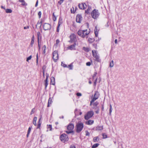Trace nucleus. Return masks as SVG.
Segmentation results:
<instances>
[{
    "mask_svg": "<svg viewBox=\"0 0 148 148\" xmlns=\"http://www.w3.org/2000/svg\"><path fill=\"white\" fill-rule=\"evenodd\" d=\"M70 40L69 41V42L71 43H72L73 42H74V43L76 42V43L77 39L76 37L74 35L72 36H70Z\"/></svg>",
    "mask_w": 148,
    "mask_h": 148,
    "instance_id": "1a4fd4ad",
    "label": "nucleus"
},
{
    "mask_svg": "<svg viewBox=\"0 0 148 148\" xmlns=\"http://www.w3.org/2000/svg\"><path fill=\"white\" fill-rule=\"evenodd\" d=\"M103 126H98L96 127L95 130L97 131H100L103 130Z\"/></svg>",
    "mask_w": 148,
    "mask_h": 148,
    "instance_id": "4be33fe9",
    "label": "nucleus"
},
{
    "mask_svg": "<svg viewBox=\"0 0 148 148\" xmlns=\"http://www.w3.org/2000/svg\"><path fill=\"white\" fill-rule=\"evenodd\" d=\"M12 12V10L10 9H5V12L7 13H11Z\"/></svg>",
    "mask_w": 148,
    "mask_h": 148,
    "instance_id": "cd10ccee",
    "label": "nucleus"
},
{
    "mask_svg": "<svg viewBox=\"0 0 148 148\" xmlns=\"http://www.w3.org/2000/svg\"><path fill=\"white\" fill-rule=\"evenodd\" d=\"M84 127V124L82 122H79L76 125V132L79 133L82 130Z\"/></svg>",
    "mask_w": 148,
    "mask_h": 148,
    "instance_id": "f257e3e1",
    "label": "nucleus"
},
{
    "mask_svg": "<svg viewBox=\"0 0 148 148\" xmlns=\"http://www.w3.org/2000/svg\"><path fill=\"white\" fill-rule=\"evenodd\" d=\"M92 53L93 57L95 59V60L98 62H101V60L99 59V55L97 54L96 52L94 53L93 51L92 50Z\"/></svg>",
    "mask_w": 148,
    "mask_h": 148,
    "instance_id": "6e6552de",
    "label": "nucleus"
},
{
    "mask_svg": "<svg viewBox=\"0 0 148 148\" xmlns=\"http://www.w3.org/2000/svg\"><path fill=\"white\" fill-rule=\"evenodd\" d=\"M70 148H76V147L74 145H71Z\"/></svg>",
    "mask_w": 148,
    "mask_h": 148,
    "instance_id": "e2e57ef3",
    "label": "nucleus"
},
{
    "mask_svg": "<svg viewBox=\"0 0 148 148\" xmlns=\"http://www.w3.org/2000/svg\"><path fill=\"white\" fill-rule=\"evenodd\" d=\"M38 42V50L40 51V45L39 44V41Z\"/></svg>",
    "mask_w": 148,
    "mask_h": 148,
    "instance_id": "603ef678",
    "label": "nucleus"
},
{
    "mask_svg": "<svg viewBox=\"0 0 148 148\" xmlns=\"http://www.w3.org/2000/svg\"><path fill=\"white\" fill-rule=\"evenodd\" d=\"M50 84L54 85H55V78L53 77H52L50 78Z\"/></svg>",
    "mask_w": 148,
    "mask_h": 148,
    "instance_id": "dca6fc26",
    "label": "nucleus"
},
{
    "mask_svg": "<svg viewBox=\"0 0 148 148\" xmlns=\"http://www.w3.org/2000/svg\"><path fill=\"white\" fill-rule=\"evenodd\" d=\"M97 74V73L96 72H95L94 74V75H93V77L94 78V77L96 76V75Z\"/></svg>",
    "mask_w": 148,
    "mask_h": 148,
    "instance_id": "69168bd1",
    "label": "nucleus"
},
{
    "mask_svg": "<svg viewBox=\"0 0 148 148\" xmlns=\"http://www.w3.org/2000/svg\"><path fill=\"white\" fill-rule=\"evenodd\" d=\"M29 28V26H27L24 27V29H28V28Z\"/></svg>",
    "mask_w": 148,
    "mask_h": 148,
    "instance_id": "0e129e2a",
    "label": "nucleus"
},
{
    "mask_svg": "<svg viewBox=\"0 0 148 148\" xmlns=\"http://www.w3.org/2000/svg\"><path fill=\"white\" fill-rule=\"evenodd\" d=\"M32 58V55H30L28 57L27 59H26V61L27 62H29V61Z\"/></svg>",
    "mask_w": 148,
    "mask_h": 148,
    "instance_id": "c9c22d12",
    "label": "nucleus"
},
{
    "mask_svg": "<svg viewBox=\"0 0 148 148\" xmlns=\"http://www.w3.org/2000/svg\"><path fill=\"white\" fill-rule=\"evenodd\" d=\"M101 106H102V107H101V110H102V111H103L104 110V102L101 104Z\"/></svg>",
    "mask_w": 148,
    "mask_h": 148,
    "instance_id": "3c124183",
    "label": "nucleus"
},
{
    "mask_svg": "<svg viewBox=\"0 0 148 148\" xmlns=\"http://www.w3.org/2000/svg\"><path fill=\"white\" fill-rule=\"evenodd\" d=\"M73 9L72 8L71 9V12L72 13H74L75 12V11L74 10V8L73 7H72Z\"/></svg>",
    "mask_w": 148,
    "mask_h": 148,
    "instance_id": "a19ab883",
    "label": "nucleus"
},
{
    "mask_svg": "<svg viewBox=\"0 0 148 148\" xmlns=\"http://www.w3.org/2000/svg\"><path fill=\"white\" fill-rule=\"evenodd\" d=\"M99 145V144L98 143L95 144L92 146L91 148H96Z\"/></svg>",
    "mask_w": 148,
    "mask_h": 148,
    "instance_id": "a878e982",
    "label": "nucleus"
},
{
    "mask_svg": "<svg viewBox=\"0 0 148 148\" xmlns=\"http://www.w3.org/2000/svg\"><path fill=\"white\" fill-rule=\"evenodd\" d=\"M95 40V39H93L90 38H88V41L90 43H92Z\"/></svg>",
    "mask_w": 148,
    "mask_h": 148,
    "instance_id": "c756f323",
    "label": "nucleus"
},
{
    "mask_svg": "<svg viewBox=\"0 0 148 148\" xmlns=\"http://www.w3.org/2000/svg\"><path fill=\"white\" fill-rule=\"evenodd\" d=\"M37 120V117H34L33 119V123L35 126L36 125V121Z\"/></svg>",
    "mask_w": 148,
    "mask_h": 148,
    "instance_id": "393cba45",
    "label": "nucleus"
},
{
    "mask_svg": "<svg viewBox=\"0 0 148 148\" xmlns=\"http://www.w3.org/2000/svg\"><path fill=\"white\" fill-rule=\"evenodd\" d=\"M37 41L38 42H39V39L40 38H41L42 36H41L40 32H37Z\"/></svg>",
    "mask_w": 148,
    "mask_h": 148,
    "instance_id": "6ab92c4d",
    "label": "nucleus"
},
{
    "mask_svg": "<svg viewBox=\"0 0 148 148\" xmlns=\"http://www.w3.org/2000/svg\"><path fill=\"white\" fill-rule=\"evenodd\" d=\"M42 118V115H41L40 116V119H39V121H38V123H41V122H40V120L41 119V118Z\"/></svg>",
    "mask_w": 148,
    "mask_h": 148,
    "instance_id": "13d9d810",
    "label": "nucleus"
},
{
    "mask_svg": "<svg viewBox=\"0 0 148 148\" xmlns=\"http://www.w3.org/2000/svg\"><path fill=\"white\" fill-rule=\"evenodd\" d=\"M77 34L79 36L82 38V34H84V32H83L82 30H79L77 32Z\"/></svg>",
    "mask_w": 148,
    "mask_h": 148,
    "instance_id": "aec40b11",
    "label": "nucleus"
},
{
    "mask_svg": "<svg viewBox=\"0 0 148 148\" xmlns=\"http://www.w3.org/2000/svg\"><path fill=\"white\" fill-rule=\"evenodd\" d=\"M64 1V0H60L58 2V4H59L60 5H61L63 2Z\"/></svg>",
    "mask_w": 148,
    "mask_h": 148,
    "instance_id": "c03bdc74",
    "label": "nucleus"
},
{
    "mask_svg": "<svg viewBox=\"0 0 148 148\" xmlns=\"http://www.w3.org/2000/svg\"><path fill=\"white\" fill-rule=\"evenodd\" d=\"M99 13L97 10L94 9L91 12V16L92 18L95 19H97L99 16Z\"/></svg>",
    "mask_w": 148,
    "mask_h": 148,
    "instance_id": "20e7f679",
    "label": "nucleus"
},
{
    "mask_svg": "<svg viewBox=\"0 0 148 148\" xmlns=\"http://www.w3.org/2000/svg\"><path fill=\"white\" fill-rule=\"evenodd\" d=\"M19 1L21 3H25V1L24 0H19Z\"/></svg>",
    "mask_w": 148,
    "mask_h": 148,
    "instance_id": "338daca9",
    "label": "nucleus"
},
{
    "mask_svg": "<svg viewBox=\"0 0 148 148\" xmlns=\"http://www.w3.org/2000/svg\"><path fill=\"white\" fill-rule=\"evenodd\" d=\"M60 140L63 143L67 142L69 140L68 136L64 133L62 134L60 136Z\"/></svg>",
    "mask_w": 148,
    "mask_h": 148,
    "instance_id": "f03ea898",
    "label": "nucleus"
},
{
    "mask_svg": "<svg viewBox=\"0 0 148 148\" xmlns=\"http://www.w3.org/2000/svg\"><path fill=\"white\" fill-rule=\"evenodd\" d=\"M73 66L72 64V63H71L69 64L67 67L69 68V69L72 70L73 69Z\"/></svg>",
    "mask_w": 148,
    "mask_h": 148,
    "instance_id": "7c9ffc66",
    "label": "nucleus"
},
{
    "mask_svg": "<svg viewBox=\"0 0 148 148\" xmlns=\"http://www.w3.org/2000/svg\"><path fill=\"white\" fill-rule=\"evenodd\" d=\"M82 17L81 14H77L76 16V21L77 23H80L82 21Z\"/></svg>",
    "mask_w": 148,
    "mask_h": 148,
    "instance_id": "9d476101",
    "label": "nucleus"
},
{
    "mask_svg": "<svg viewBox=\"0 0 148 148\" xmlns=\"http://www.w3.org/2000/svg\"><path fill=\"white\" fill-rule=\"evenodd\" d=\"M41 12L40 11L38 12V15L39 18H41Z\"/></svg>",
    "mask_w": 148,
    "mask_h": 148,
    "instance_id": "37998d69",
    "label": "nucleus"
},
{
    "mask_svg": "<svg viewBox=\"0 0 148 148\" xmlns=\"http://www.w3.org/2000/svg\"><path fill=\"white\" fill-rule=\"evenodd\" d=\"M32 128V127L31 126V127H29L27 133H29V134L30 133L31 130Z\"/></svg>",
    "mask_w": 148,
    "mask_h": 148,
    "instance_id": "ea45409f",
    "label": "nucleus"
},
{
    "mask_svg": "<svg viewBox=\"0 0 148 148\" xmlns=\"http://www.w3.org/2000/svg\"><path fill=\"white\" fill-rule=\"evenodd\" d=\"M99 140V138L98 136L95 137L93 139V141L94 142H98Z\"/></svg>",
    "mask_w": 148,
    "mask_h": 148,
    "instance_id": "5701e85b",
    "label": "nucleus"
},
{
    "mask_svg": "<svg viewBox=\"0 0 148 148\" xmlns=\"http://www.w3.org/2000/svg\"><path fill=\"white\" fill-rule=\"evenodd\" d=\"M60 42V40L58 39H57L56 41V44L57 45Z\"/></svg>",
    "mask_w": 148,
    "mask_h": 148,
    "instance_id": "5fc2aeb1",
    "label": "nucleus"
},
{
    "mask_svg": "<svg viewBox=\"0 0 148 148\" xmlns=\"http://www.w3.org/2000/svg\"><path fill=\"white\" fill-rule=\"evenodd\" d=\"M97 110L95 111V113L97 114H98L99 113V108L98 107L97 108Z\"/></svg>",
    "mask_w": 148,
    "mask_h": 148,
    "instance_id": "a18cd8bd",
    "label": "nucleus"
},
{
    "mask_svg": "<svg viewBox=\"0 0 148 148\" xmlns=\"http://www.w3.org/2000/svg\"><path fill=\"white\" fill-rule=\"evenodd\" d=\"M86 136H89V133L88 131H86Z\"/></svg>",
    "mask_w": 148,
    "mask_h": 148,
    "instance_id": "6e6d98bb",
    "label": "nucleus"
},
{
    "mask_svg": "<svg viewBox=\"0 0 148 148\" xmlns=\"http://www.w3.org/2000/svg\"><path fill=\"white\" fill-rule=\"evenodd\" d=\"M99 92L97 91L94 94V97L92 98L90 102V106L92 105V103H93L95 100L98 99L99 97Z\"/></svg>",
    "mask_w": 148,
    "mask_h": 148,
    "instance_id": "423d86ee",
    "label": "nucleus"
},
{
    "mask_svg": "<svg viewBox=\"0 0 148 148\" xmlns=\"http://www.w3.org/2000/svg\"><path fill=\"white\" fill-rule=\"evenodd\" d=\"M114 66V63L113 61V60H112L110 62V67H113Z\"/></svg>",
    "mask_w": 148,
    "mask_h": 148,
    "instance_id": "72a5a7b5",
    "label": "nucleus"
},
{
    "mask_svg": "<svg viewBox=\"0 0 148 148\" xmlns=\"http://www.w3.org/2000/svg\"><path fill=\"white\" fill-rule=\"evenodd\" d=\"M94 112L92 110L88 111L84 116V119L86 120H88L91 118L94 115Z\"/></svg>",
    "mask_w": 148,
    "mask_h": 148,
    "instance_id": "7ed1b4c3",
    "label": "nucleus"
},
{
    "mask_svg": "<svg viewBox=\"0 0 148 148\" xmlns=\"http://www.w3.org/2000/svg\"><path fill=\"white\" fill-rule=\"evenodd\" d=\"M41 126V123H38L37 127V129L40 128Z\"/></svg>",
    "mask_w": 148,
    "mask_h": 148,
    "instance_id": "4d7b16f0",
    "label": "nucleus"
},
{
    "mask_svg": "<svg viewBox=\"0 0 148 148\" xmlns=\"http://www.w3.org/2000/svg\"><path fill=\"white\" fill-rule=\"evenodd\" d=\"M46 46L45 45L42 48V50L43 51L42 52L43 54H45L46 53Z\"/></svg>",
    "mask_w": 148,
    "mask_h": 148,
    "instance_id": "bb28decb",
    "label": "nucleus"
},
{
    "mask_svg": "<svg viewBox=\"0 0 148 148\" xmlns=\"http://www.w3.org/2000/svg\"><path fill=\"white\" fill-rule=\"evenodd\" d=\"M53 21H55L56 20V17L54 16V17H53Z\"/></svg>",
    "mask_w": 148,
    "mask_h": 148,
    "instance_id": "052dcab7",
    "label": "nucleus"
},
{
    "mask_svg": "<svg viewBox=\"0 0 148 148\" xmlns=\"http://www.w3.org/2000/svg\"><path fill=\"white\" fill-rule=\"evenodd\" d=\"M76 95H77V96H78V97L81 96L82 95V94L81 93L79 92H77L76 93Z\"/></svg>",
    "mask_w": 148,
    "mask_h": 148,
    "instance_id": "09e8293b",
    "label": "nucleus"
},
{
    "mask_svg": "<svg viewBox=\"0 0 148 148\" xmlns=\"http://www.w3.org/2000/svg\"><path fill=\"white\" fill-rule=\"evenodd\" d=\"M82 49L87 52H88L90 51L88 47H83Z\"/></svg>",
    "mask_w": 148,
    "mask_h": 148,
    "instance_id": "b1692460",
    "label": "nucleus"
},
{
    "mask_svg": "<svg viewBox=\"0 0 148 148\" xmlns=\"http://www.w3.org/2000/svg\"><path fill=\"white\" fill-rule=\"evenodd\" d=\"M102 135L103 136V139L106 138H107V136L106 133H102Z\"/></svg>",
    "mask_w": 148,
    "mask_h": 148,
    "instance_id": "473e14b6",
    "label": "nucleus"
},
{
    "mask_svg": "<svg viewBox=\"0 0 148 148\" xmlns=\"http://www.w3.org/2000/svg\"><path fill=\"white\" fill-rule=\"evenodd\" d=\"M60 25V21H59L58 23V25L57 27V29H56V32H59V27Z\"/></svg>",
    "mask_w": 148,
    "mask_h": 148,
    "instance_id": "2f4dec72",
    "label": "nucleus"
},
{
    "mask_svg": "<svg viewBox=\"0 0 148 148\" xmlns=\"http://www.w3.org/2000/svg\"><path fill=\"white\" fill-rule=\"evenodd\" d=\"M86 64L87 66H89L91 64V62H87L86 63Z\"/></svg>",
    "mask_w": 148,
    "mask_h": 148,
    "instance_id": "49530a36",
    "label": "nucleus"
},
{
    "mask_svg": "<svg viewBox=\"0 0 148 148\" xmlns=\"http://www.w3.org/2000/svg\"><path fill=\"white\" fill-rule=\"evenodd\" d=\"M53 57L52 58L55 62H56L58 59V51L55 50L52 53Z\"/></svg>",
    "mask_w": 148,
    "mask_h": 148,
    "instance_id": "39448f33",
    "label": "nucleus"
},
{
    "mask_svg": "<svg viewBox=\"0 0 148 148\" xmlns=\"http://www.w3.org/2000/svg\"><path fill=\"white\" fill-rule=\"evenodd\" d=\"M34 110H35V108H33L31 110L30 114H33L34 112Z\"/></svg>",
    "mask_w": 148,
    "mask_h": 148,
    "instance_id": "de8ad7c7",
    "label": "nucleus"
},
{
    "mask_svg": "<svg viewBox=\"0 0 148 148\" xmlns=\"http://www.w3.org/2000/svg\"><path fill=\"white\" fill-rule=\"evenodd\" d=\"M46 78L45 80V89L46 90L48 84V79L49 77V74L47 73L46 74Z\"/></svg>",
    "mask_w": 148,
    "mask_h": 148,
    "instance_id": "9b49d317",
    "label": "nucleus"
},
{
    "mask_svg": "<svg viewBox=\"0 0 148 148\" xmlns=\"http://www.w3.org/2000/svg\"><path fill=\"white\" fill-rule=\"evenodd\" d=\"M34 40V35H33V36L32 37L31 40Z\"/></svg>",
    "mask_w": 148,
    "mask_h": 148,
    "instance_id": "774afa93",
    "label": "nucleus"
},
{
    "mask_svg": "<svg viewBox=\"0 0 148 148\" xmlns=\"http://www.w3.org/2000/svg\"><path fill=\"white\" fill-rule=\"evenodd\" d=\"M68 131H66V133L67 134H70L71 133H73L74 132L73 131H71V130H68Z\"/></svg>",
    "mask_w": 148,
    "mask_h": 148,
    "instance_id": "4c0bfd02",
    "label": "nucleus"
},
{
    "mask_svg": "<svg viewBox=\"0 0 148 148\" xmlns=\"http://www.w3.org/2000/svg\"><path fill=\"white\" fill-rule=\"evenodd\" d=\"M43 29L45 31L50 30L51 27V24L49 23H45L42 26Z\"/></svg>",
    "mask_w": 148,
    "mask_h": 148,
    "instance_id": "0eeeda50",
    "label": "nucleus"
},
{
    "mask_svg": "<svg viewBox=\"0 0 148 148\" xmlns=\"http://www.w3.org/2000/svg\"><path fill=\"white\" fill-rule=\"evenodd\" d=\"M36 65H38V53H37L36 56Z\"/></svg>",
    "mask_w": 148,
    "mask_h": 148,
    "instance_id": "58836bf2",
    "label": "nucleus"
},
{
    "mask_svg": "<svg viewBox=\"0 0 148 148\" xmlns=\"http://www.w3.org/2000/svg\"><path fill=\"white\" fill-rule=\"evenodd\" d=\"M52 98L51 97H49V98L48 102V104L47 105V107H49L50 106V104H51L52 103Z\"/></svg>",
    "mask_w": 148,
    "mask_h": 148,
    "instance_id": "412c9836",
    "label": "nucleus"
},
{
    "mask_svg": "<svg viewBox=\"0 0 148 148\" xmlns=\"http://www.w3.org/2000/svg\"><path fill=\"white\" fill-rule=\"evenodd\" d=\"M74 128V125L72 123H70L68 125L67 129L68 130H71V131H73Z\"/></svg>",
    "mask_w": 148,
    "mask_h": 148,
    "instance_id": "ddd939ff",
    "label": "nucleus"
},
{
    "mask_svg": "<svg viewBox=\"0 0 148 148\" xmlns=\"http://www.w3.org/2000/svg\"><path fill=\"white\" fill-rule=\"evenodd\" d=\"M61 65L62 66L64 67H67V65L66 64H64L62 62H61Z\"/></svg>",
    "mask_w": 148,
    "mask_h": 148,
    "instance_id": "e433bc0d",
    "label": "nucleus"
},
{
    "mask_svg": "<svg viewBox=\"0 0 148 148\" xmlns=\"http://www.w3.org/2000/svg\"><path fill=\"white\" fill-rule=\"evenodd\" d=\"M91 9V7H89L88 9L86 10H85V13L86 14H89V10Z\"/></svg>",
    "mask_w": 148,
    "mask_h": 148,
    "instance_id": "c85d7f7f",
    "label": "nucleus"
},
{
    "mask_svg": "<svg viewBox=\"0 0 148 148\" xmlns=\"http://www.w3.org/2000/svg\"><path fill=\"white\" fill-rule=\"evenodd\" d=\"M85 123L86 125H91L94 123V121L90 120H88Z\"/></svg>",
    "mask_w": 148,
    "mask_h": 148,
    "instance_id": "f3484780",
    "label": "nucleus"
},
{
    "mask_svg": "<svg viewBox=\"0 0 148 148\" xmlns=\"http://www.w3.org/2000/svg\"><path fill=\"white\" fill-rule=\"evenodd\" d=\"M98 30L97 29V26L95 27L94 30V32L96 38L98 37Z\"/></svg>",
    "mask_w": 148,
    "mask_h": 148,
    "instance_id": "a211bd4d",
    "label": "nucleus"
},
{
    "mask_svg": "<svg viewBox=\"0 0 148 148\" xmlns=\"http://www.w3.org/2000/svg\"><path fill=\"white\" fill-rule=\"evenodd\" d=\"M89 34V33H87V32H84V34H82V38H84L86 35H88Z\"/></svg>",
    "mask_w": 148,
    "mask_h": 148,
    "instance_id": "f704fd0d",
    "label": "nucleus"
},
{
    "mask_svg": "<svg viewBox=\"0 0 148 148\" xmlns=\"http://www.w3.org/2000/svg\"><path fill=\"white\" fill-rule=\"evenodd\" d=\"M84 5L86 6V5L85 3H82V4L79 3L78 4V7L80 9L83 10L85 9L86 8L85 7Z\"/></svg>",
    "mask_w": 148,
    "mask_h": 148,
    "instance_id": "4468645a",
    "label": "nucleus"
},
{
    "mask_svg": "<svg viewBox=\"0 0 148 148\" xmlns=\"http://www.w3.org/2000/svg\"><path fill=\"white\" fill-rule=\"evenodd\" d=\"M48 129H49V130L51 131L52 129V125H49L48 127Z\"/></svg>",
    "mask_w": 148,
    "mask_h": 148,
    "instance_id": "79ce46f5",
    "label": "nucleus"
},
{
    "mask_svg": "<svg viewBox=\"0 0 148 148\" xmlns=\"http://www.w3.org/2000/svg\"><path fill=\"white\" fill-rule=\"evenodd\" d=\"M76 45V42H75L74 44L71 45L68 47L67 48L68 49H69L71 50H75L76 49L75 47Z\"/></svg>",
    "mask_w": 148,
    "mask_h": 148,
    "instance_id": "f8f14e48",
    "label": "nucleus"
},
{
    "mask_svg": "<svg viewBox=\"0 0 148 148\" xmlns=\"http://www.w3.org/2000/svg\"><path fill=\"white\" fill-rule=\"evenodd\" d=\"M99 102L96 101L93 104V106L92 108L95 109V110H96L97 108L98 107H97V106L98 105Z\"/></svg>",
    "mask_w": 148,
    "mask_h": 148,
    "instance_id": "2eb2a0df",
    "label": "nucleus"
},
{
    "mask_svg": "<svg viewBox=\"0 0 148 148\" xmlns=\"http://www.w3.org/2000/svg\"><path fill=\"white\" fill-rule=\"evenodd\" d=\"M38 0H37L36 1L35 5V6L36 7H37L38 6Z\"/></svg>",
    "mask_w": 148,
    "mask_h": 148,
    "instance_id": "680f3d73",
    "label": "nucleus"
},
{
    "mask_svg": "<svg viewBox=\"0 0 148 148\" xmlns=\"http://www.w3.org/2000/svg\"><path fill=\"white\" fill-rule=\"evenodd\" d=\"M21 5L23 6H26L27 5V3H25H25H22Z\"/></svg>",
    "mask_w": 148,
    "mask_h": 148,
    "instance_id": "bf43d9fd",
    "label": "nucleus"
},
{
    "mask_svg": "<svg viewBox=\"0 0 148 148\" xmlns=\"http://www.w3.org/2000/svg\"><path fill=\"white\" fill-rule=\"evenodd\" d=\"M97 78H96V79L95 80V81L94 82V85L95 86L97 82Z\"/></svg>",
    "mask_w": 148,
    "mask_h": 148,
    "instance_id": "864d4df0",
    "label": "nucleus"
},
{
    "mask_svg": "<svg viewBox=\"0 0 148 148\" xmlns=\"http://www.w3.org/2000/svg\"><path fill=\"white\" fill-rule=\"evenodd\" d=\"M46 69V66L45 65H43L42 67V69L43 71H45Z\"/></svg>",
    "mask_w": 148,
    "mask_h": 148,
    "instance_id": "8fccbe9b",
    "label": "nucleus"
}]
</instances>
